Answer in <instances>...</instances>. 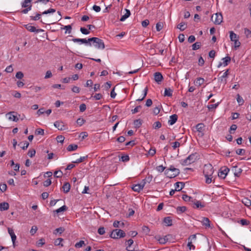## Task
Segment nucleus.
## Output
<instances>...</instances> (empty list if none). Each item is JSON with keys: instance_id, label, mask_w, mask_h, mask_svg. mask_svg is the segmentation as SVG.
I'll return each instance as SVG.
<instances>
[{"instance_id": "f257e3e1", "label": "nucleus", "mask_w": 251, "mask_h": 251, "mask_svg": "<svg viewBox=\"0 0 251 251\" xmlns=\"http://www.w3.org/2000/svg\"><path fill=\"white\" fill-rule=\"evenodd\" d=\"M180 172L178 169H176L173 166H171L169 168L165 170V174L169 178H174L177 176Z\"/></svg>"}, {"instance_id": "f03ea898", "label": "nucleus", "mask_w": 251, "mask_h": 251, "mask_svg": "<svg viewBox=\"0 0 251 251\" xmlns=\"http://www.w3.org/2000/svg\"><path fill=\"white\" fill-rule=\"evenodd\" d=\"M89 43L92 42L95 43V47L98 49L103 50L105 48L104 43L102 40L97 37L88 38Z\"/></svg>"}, {"instance_id": "7ed1b4c3", "label": "nucleus", "mask_w": 251, "mask_h": 251, "mask_svg": "<svg viewBox=\"0 0 251 251\" xmlns=\"http://www.w3.org/2000/svg\"><path fill=\"white\" fill-rule=\"evenodd\" d=\"M197 159L196 154L192 153L189 155L186 158L181 160V164L183 166H187L194 162Z\"/></svg>"}, {"instance_id": "20e7f679", "label": "nucleus", "mask_w": 251, "mask_h": 251, "mask_svg": "<svg viewBox=\"0 0 251 251\" xmlns=\"http://www.w3.org/2000/svg\"><path fill=\"white\" fill-rule=\"evenodd\" d=\"M126 235L125 232L122 229H116L113 230L111 234L110 237L114 239H118L121 237H124Z\"/></svg>"}, {"instance_id": "39448f33", "label": "nucleus", "mask_w": 251, "mask_h": 251, "mask_svg": "<svg viewBox=\"0 0 251 251\" xmlns=\"http://www.w3.org/2000/svg\"><path fill=\"white\" fill-rule=\"evenodd\" d=\"M214 173V169L211 164H206L204 166L203 173L204 176H212Z\"/></svg>"}, {"instance_id": "423d86ee", "label": "nucleus", "mask_w": 251, "mask_h": 251, "mask_svg": "<svg viewBox=\"0 0 251 251\" xmlns=\"http://www.w3.org/2000/svg\"><path fill=\"white\" fill-rule=\"evenodd\" d=\"M211 20L215 24L220 25L223 21V16L221 13H216L211 17Z\"/></svg>"}, {"instance_id": "0eeeda50", "label": "nucleus", "mask_w": 251, "mask_h": 251, "mask_svg": "<svg viewBox=\"0 0 251 251\" xmlns=\"http://www.w3.org/2000/svg\"><path fill=\"white\" fill-rule=\"evenodd\" d=\"M229 171V169L226 166L221 168L218 173L219 177L223 179L225 178Z\"/></svg>"}, {"instance_id": "6e6552de", "label": "nucleus", "mask_w": 251, "mask_h": 251, "mask_svg": "<svg viewBox=\"0 0 251 251\" xmlns=\"http://www.w3.org/2000/svg\"><path fill=\"white\" fill-rule=\"evenodd\" d=\"M229 69L226 70V71L223 73V75L218 78L219 81L224 85L227 83L226 78L229 75Z\"/></svg>"}, {"instance_id": "1a4fd4ad", "label": "nucleus", "mask_w": 251, "mask_h": 251, "mask_svg": "<svg viewBox=\"0 0 251 251\" xmlns=\"http://www.w3.org/2000/svg\"><path fill=\"white\" fill-rule=\"evenodd\" d=\"M25 28L29 31L31 32L39 33L43 32L44 30L42 29H36L34 26L31 25L30 24L24 25Z\"/></svg>"}, {"instance_id": "9d476101", "label": "nucleus", "mask_w": 251, "mask_h": 251, "mask_svg": "<svg viewBox=\"0 0 251 251\" xmlns=\"http://www.w3.org/2000/svg\"><path fill=\"white\" fill-rule=\"evenodd\" d=\"M222 60L223 61V62H219V63L218 64V65L217 66L218 68H220L222 66H224V67L227 66L228 64L231 61V58H230V57L227 56L226 57L223 58L222 59Z\"/></svg>"}, {"instance_id": "9b49d317", "label": "nucleus", "mask_w": 251, "mask_h": 251, "mask_svg": "<svg viewBox=\"0 0 251 251\" xmlns=\"http://www.w3.org/2000/svg\"><path fill=\"white\" fill-rule=\"evenodd\" d=\"M72 41L75 43H80L81 44H85L90 46L92 45L91 43H89V41H88V39H86L80 38H73L72 39Z\"/></svg>"}, {"instance_id": "f8f14e48", "label": "nucleus", "mask_w": 251, "mask_h": 251, "mask_svg": "<svg viewBox=\"0 0 251 251\" xmlns=\"http://www.w3.org/2000/svg\"><path fill=\"white\" fill-rule=\"evenodd\" d=\"M232 171L235 176L239 177L242 173L243 170L240 168H238L237 166H235L233 167Z\"/></svg>"}, {"instance_id": "ddd939ff", "label": "nucleus", "mask_w": 251, "mask_h": 251, "mask_svg": "<svg viewBox=\"0 0 251 251\" xmlns=\"http://www.w3.org/2000/svg\"><path fill=\"white\" fill-rule=\"evenodd\" d=\"M154 80L158 83L160 84L163 79V75L159 72H156L154 74Z\"/></svg>"}, {"instance_id": "4468645a", "label": "nucleus", "mask_w": 251, "mask_h": 251, "mask_svg": "<svg viewBox=\"0 0 251 251\" xmlns=\"http://www.w3.org/2000/svg\"><path fill=\"white\" fill-rule=\"evenodd\" d=\"M14 112H10L6 114V116L8 119V120L14 122H17L19 120V119L17 117L16 115L14 114Z\"/></svg>"}, {"instance_id": "2eb2a0df", "label": "nucleus", "mask_w": 251, "mask_h": 251, "mask_svg": "<svg viewBox=\"0 0 251 251\" xmlns=\"http://www.w3.org/2000/svg\"><path fill=\"white\" fill-rule=\"evenodd\" d=\"M170 235H168L165 236L163 237H160L158 236H156L155 238L159 242V243L160 244H164L168 241L169 239H168V237Z\"/></svg>"}, {"instance_id": "dca6fc26", "label": "nucleus", "mask_w": 251, "mask_h": 251, "mask_svg": "<svg viewBox=\"0 0 251 251\" xmlns=\"http://www.w3.org/2000/svg\"><path fill=\"white\" fill-rule=\"evenodd\" d=\"M54 125L59 130H63L65 129V125L63 122L61 121H56L54 123Z\"/></svg>"}, {"instance_id": "f3484780", "label": "nucleus", "mask_w": 251, "mask_h": 251, "mask_svg": "<svg viewBox=\"0 0 251 251\" xmlns=\"http://www.w3.org/2000/svg\"><path fill=\"white\" fill-rule=\"evenodd\" d=\"M178 116L176 114H173L170 117V119L168 121V124L170 125H173L177 121Z\"/></svg>"}, {"instance_id": "a211bd4d", "label": "nucleus", "mask_w": 251, "mask_h": 251, "mask_svg": "<svg viewBox=\"0 0 251 251\" xmlns=\"http://www.w3.org/2000/svg\"><path fill=\"white\" fill-rule=\"evenodd\" d=\"M192 202L193 203V207L195 208H201L204 207V205L199 201L195 200L194 201H192Z\"/></svg>"}, {"instance_id": "6ab92c4d", "label": "nucleus", "mask_w": 251, "mask_h": 251, "mask_svg": "<svg viewBox=\"0 0 251 251\" xmlns=\"http://www.w3.org/2000/svg\"><path fill=\"white\" fill-rule=\"evenodd\" d=\"M185 184L182 182H177L175 184V190L179 191L181 190L184 187Z\"/></svg>"}, {"instance_id": "aec40b11", "label": "nucleus", "mask_w": 251, "mask_h": 251, "mask_svg": "<svg viewBox=\"0 0 251 251\" xmlns=\"http://www.w3.org/2000/svg\"><path fill=\"white\" fill-rule=\"evenodd\" d=\"M9 205L8 203L6 202H3L0 203V210L4 211L7 210L9 209Z\"/></svg>"}, {"instance_id": "412c9836", "label": "nucleus", "mask_w": 251, "mask_h": 251, "mask_svg": "<svg viewBox=\"0 0 251 251\" xmlns=\"http://www.w3.org/2000/svg\"><path fill=\"white\" fill-rule=\"evenodd\" d=\"M125 10L126 11V14H124V15H123L121 17V19H120V21H121V22L124 21L127 18H128L130 15V11L129 10L126 9Z\"/></svg>"}, {"instance_id": "4be33fe9", "label": "nucleus", "mask_w": 251, "mask_h": 251, "mask_svg": "<svg viewBox=\"0 0 251 251\" xmlns=\"http://www.w3.org/2000/svg\"><path fill=\"white\" fill-rule=\"evenodd\" d=\"M132 189L135 192H139L141 190L143 189V187L142 185H141L139 183L134 185L132 187Z\"/></svg>"}, {"instance_id": "5701e85b", "label": "nucleus", "mask_w": 251, "mask_h": 251, "mask_svg": "<svg viewBox=\"0 0 251 251\" xmlns=\"http://www.w3.org/2000/svg\"><path fill=\"white\" fill-rule=\"evenodd\" d=\"M71 185L69 183L65 182L63 186H62V188L63 189L64 192L65 193H67L69 192L70 190Z\"/></svg>"}, {"instance_id": "b1692460", "label": "nucleus", "mask_w": 251, "mask_h": 251, "mask_svg": "<svg viewBox=\"0 0 251 251\" xmlns=\"http://www.w3.org/2000/svg\"><path fill=\"white\" fill-rule=\"evenodd\" d=\"M242 202L247 207L251 205V201L248 198L245 197L242 200Z\"/></svg>"}, {"instance_id": "393cba45", "label": "nucleus", "mask_w": 251, "mask_h": 251, "mask_svg": "<svg viewBox=\"0 0 251 251\" xmlns=\"http://www.w3.org/2000/svg\"><path fill=\"white\" fill-rule=\"evenodd\" d=\"M202 225L205 226L206 227H209L210 226V221L208 218L203 217L202 221Z\"/></svg>"}, {"instance_id": "a878e982", "label": "nucleus", "mask_w": 251, "mask_h": 251, "mask_svg": "<svg viewBox=\"0 0 251 251\" xmlns=\"http://www.w3.org/2000/svg\"><path fill=\"white\" fill-rule=\"evenodd\" d=\"M78 148V146L75 144H70L67 148V150L68 151H75Z\"/></svg>"}, {"instance_id": "bb28decb", "label": "nucleus", "mask_w": 251, "mask_h": 251, "mask_svg": "<svg viewBox=\"0 0 251 251\" xmlns=\"http://www.w3.org/2000/svg\"><path fill=\"white\" fill-rule=\"evenodd\" d=\"M19 146H20L23 150H25L28 148L29 143L27 141H25L19 144Z\"/></svg>"}, {"instance_id": "cd10ccee", "label": "nucleus", "mask_w": 251, "mask_h": 251, "mask_svg": "<svg viewBox=\"0 0 251 251\" xmlns=\"http://www.w3.org/2000/svg\"><path fill=\"white\" fill-rule=\"evenodd\" d=\"M172 94L173 90L171 88H165L164 94V96L171 97Z\"/></svg>"}, {"instance_id": "c85d7f7f", "label": "nucleus", "mask_w": 251, "mask_h": 251, "mask_svg": "<svg viewBox=\"0 0 251 251\" xmlns=\"http://www.w3.org/2000/svg\"><path fill=\"white\" fill-rule=\"evenodd\" d=\"M164 223L167 226H170L172 225V220L170 217H165L164 219Z\"/></svg>"}, {"instance_id": "c756f323", "label": "nucleus", "mask_w": 251, "mask_h": 251, "mask_svg": "<svg viewBox=\"0 0 251 251\" xmlns=\"http://www.w3.org/2000/svg\"><path fill=\"white\" fill-rule=\"evenodd\" d=\"M204 127V125L203 124L200 123L196 125V129L198 132H201L203 131Z\"/></svg>"}, {"instance_id": "7c9ffc66", "label": "nucleus", "mask_w": 251, "mask_h": 251, "mask_svg": "<svg viewBox=\"0 0 251 251\" xmlns=\"http://www.w3.org/2000/svg\"><path fill=\"white\" fill-rule=\"evenodd\" d=\"M230 33V39L231 41H233L234 40H237L238 38L237 35L233 32V31H231L229 32Z\"/></svg>"}, {"instance_id": "2f4dec72", "label": "nucleus", "mask_w": 251, "mask_h": 251, "mask_svg": "<svg viewBox=\"0 0 251 251\" xmlns=\"http://www.w3.org/2000/svg\"><path fill=\"white\" fill-rule=\"evenodd\" d=\"M201 42H197L192 45V50H198L201 47Z\"/></svg>"}, {"instance_id": "473e14b6", "label": "nucleus", "mask_w": 251, "mask_h": 251, "mask_svg": "<svg viewBox=\"0 0 251 251\" xmlns=\"http://www.w3.org/2000/svg\"><path fill=\"white\" fill-rule=\"evenodd\" d=\"M127 243L126 244V250L127 251H135L134 250H128V248H130V246L133 244V240L132 239H129L127 241Z\"/></svg>"}, {"instance_id": "72a5a7b5", "label": "nucleus", "mask_w": 251, "mask_h": 251, "mask_svg": "<svg viewBox=\"0 0 251 251\" xmlns=\"http://www.w3.org/2000/svg\"><path fill=\"white\" fill-rule=\"evenodd\" d=\"M186 210L185 206H178L176 208V211L178 214H181Z\"/></svg>"}, {"instance_id": "f704fd0d", "label": "nucleus", "mask_w": 251, "mask_h": 251, "mask_svg": "<svg viewBox=\"0 0 251 251\" xmlns=\"http://www.w3.org/2000/svg\"><path fill=\"white\" fill-rule=\"evenodd\" d=\"M67 207L65 205H64L62 207H60L59 208L54 211V212H56V213H59L61 212L66 211L67 209Z\"/></svg>"}, {"instance_id": "c9c22d12", "label": "nucleus", "mask_w": 251, "mask_h": 251, "mask_svg": "<svg viewBox=\"0 0 251 251\" xmlns=\"http://www.w3.org/2000/svg\"><path fill=\"white\" fill-rule=\"evenodd\" d=\"M32 5L31 4V0H25L22 3V7H26Z\"/></svg>"}, {"instance_id": "e433bc0d", "label": "nucleus", "mask_w": 251, "mask_h": 251, "mask_svg": "<svg viewBox=\"0 0 251 251\" xmlns=\"http://www.w3.org/2000/svg\"><path fill=\"white\" fill-rule=\"evenodd\" d=\"M186 24L184 22H181L178 25L177 27L181 31L184 30L186 26H185Z\"/></svg>"}, {"instance_id": "4c0bfd02", "label": "nucleus", "mask_w": 251, "mask_h": 251, "mask_svg": "<svg viewBox=\"0 0 251 251\" xmlns=\"http://www.w3.org/2000/svg\"><path fill=\"white\" fill-rule=\"evenodd\" d=\"M88 158V155H86L85 156L80 157L79 159H77L76 160L73 161V163H79L80 162H83L84 160H85L86 159Z\"/></svg>"}, {"instance_id": "58836bf2", "label": "nucleus", "mask_w": 251, "mask_h": 251, "mask_svg": "<svg viewBox=\"0 0 251 251\" xmlns=\"http://www.w3.org/2000/svg\"><path fill=\"white\" fill-rule=\"evenodd\" d=\"M142 125V122L140 119L135 120L134 121V125L136 128H139Z\"/></svg>"}, {"instance_id": "ea45409f", "label": "nucleus", "mask_w": 251, "mask_h": 251, "mask_svg": "<svg viewBox=\"0 0 251 251\" xmlns=\"http://www.w3.org/2000/svg\"><path fill=\"white\" fill-rule=\"evenodd\" d=\"M237 101L240 105L243 104L244 102L243 99L239 95V94H237Z\"/></svg>"}, {"instance_id": "a19ab883", "label": "nucleus", "mask_w": 251, "mask_h": 251, "mask_svg": "<svg viewBox=\"0 0 251 251\" xmlns=\"http://www.w3.org/2000/svg\"><path fill=\"white\" fill-rule=\"evenodd\" d=\"M61 28L65 29L66 30L65 31V33H67V32L68 33H71L72 28L71 25H68L64 26L63 27H62Z\"/></svg>"}, {"instance_id": "79ce46f5", "label": "nucleus", "mask_w": 251, "mask_h": 251, "mask_svg": "<svg viewBox=\"0 0 251 251\" xmlns=\"http://www.w3.org/2000/svg\"><path fill=\"white\" fill-rule=\"evenodd\" d=\"M35 135H44V130L42 128H37L35 131Z\"/></svg>"}, {"instance_id": "37998d69", "label": "nucleus", "mask_w": 251, "mask_h": 251, "mask_svg": "<svg viewBox=\"0 0 251 251\" xmlns=\"http://www.w3.org/2000/svg\"><path fill=\"white\" fill-rule=\"evenodd\" d=\"M85 242L84 241H82V240H81L79 242L76 243L75 245V247L76 248H80L81 247H82V246H85Z\"/></svg>"}, {"instance_id": "c03bdc74", "label": "nucleus", "mask_w": 251, "mask_h": 251, "mask_svg": "<svg viewBox=\"0 0 251 251\" xmlns=\"http://www.w3.org/2000/svg\"><path fill=\"white\" fill-rule=\"evenodd\" d=\"M204 82V79L202 77H198L197 78L196 83L199 86L202 85Z\"/></svg>"}, {"instance_id": "a18cd8bd", "label": "nucleus", "mask_w": 251, "mask_h": 251, "mask_svg": "<svg viewBox=\"0 0 251 251\" xmlns=\"http://www.w3.org/2000/svg\"><path fill=\"white\" fill-rule=\"evenodd\" d=\"M162 126L161 123L159 122H155L153 125V128L154 129H158L160 128Z\"/></svg>"}, {"instance_id": "49530a36", "label": "nucleus", "mask_w": 251, "mask_h": 251, "mask_svg": "<svg viewBox=\"0 0 251 251\" xmlns=\"http://www.w3.org/2000/svg\"><path fill=\"white\" fill-rule=\"evenodd\" d=\"M36 151L34 149H30L28 151L27 154L30 157H33L35 156Z\"/></svg>"}, {"instance_id": "de8ad7c7", "label": "nucleus", "mask_w": 251, "mask_h": 251, "mask_svg": "<svg viewBox=\"0 0 251 251\" xmlns=\"http://www.w3.org/2000/svg\"><path fill=\"white\" fill-rule=\"evenodd\" d=\"M63 175V173L61 171H56L54 173V176L56 177H61Z\"/></svg>"}, {"instance_id": "09e8293b", "label": "nucleus", "mask_w": 251, "mask_h": 251, "mask_svg": "<svg viewBox=\"0 0 251 251\" xmlns=\"http://www.w3.org/2000/svg\"><path fill=\"white\" fill-rule=\"evenodd\" d=\"M56 11L55 9H53V8H50L47 10H46L45 11H44L43 13H42V14H50V13H54Z\"/></svg>"}, {"instance_id": "8fccbe9b", "label": "nucleus", "mask_w": 251, "mask_h": 251, "mask_svg": "<svg viewBox=\"0 0 251 251\" xmlns=\"http://www.w3.org/2000/svg\"><path fill=\"white\" fill-rule=\"evenodd\" d=\"M41 16V14L37 13L35 16H30V18L31 20L37 21L40 19Z\"/></svg>"}, {"instance_id": "3c124183", "label": "nucleus", "mask_w": 251, "mask_h": 251, "mask_svg": "<svg viewBox=\"0 0 251 251\" xmlns=\"http://www.w3.org/2000/svg\"><path fill=\"white\" fill-rule=\"evenodd\" d=\"M129 160V157L127 155H125L121 156L120 160L123 162H127Z\"/></svg>"}, {"instance_id": "603ef678", "label": "nucleus", "mask_w": 251, "mask_h": 251, "mask_svg": "<svg viewBox=\"0 0 251 251\" xmlns=\"http://www.w3.org/2000/svg\"><path fill=\"white\" fill-rule=\"evenodd\" d=\"M244 33L247 38L251 37V31L249 29L245 28L244 29Z\"/></svg>"}, {"instance_id": "864d4df0", "label": "nucleus", "mask_w": 251, "mask_h": 251, "mask_svg": "<svg viewBox=\"0 0 251 251\" xmlns=\"http://www.w3.org/2000/svg\"><path fill=\"white\" fill-rule=\"evenodd\" d=\"M85 122V120L81 118H78L76 121L77 124L79 126H81L82 125H83L84 124Z\"/></svg>"}, {"instance_id": "5fc2aeb1", "label": "nucleus", "mask_w": 251, "mask_h": 251, "mask_svg": "<svg viewBox=\"0 0 251 251\" xmlns=\"http://www.w3.org/2000/svg\"><path fill=\"white\" fill-rule=\"evenodd\" d=\"M165 169L166 168L163 166V165H159L157 166L156 168V170L160 173L163 172L165 170Z\"/></svg>"}, {"instance_id": "6e6d98bb", "label": "nucleus", "mask_w": 251, "mask_h": 251, "mask_svg": "<svg viewBox=\"0 0 251 251\" xmlns=\"http://www.w3.org/2000/svg\"><path fill=\"white\" fill-rule=\"evenodd\" d=\"M240 223L242 226H247L250 224V222L248 220L244 219H241Z\"/></svg>"}, {"instance_id": "4d7b16f0", "label": "nucleus", "mask_w": 251, "mask_h": 251, "mask_svg": "<svg viewBox=\"0 0 251 251\" xmlns=\"http://www.w3.org/2000/svg\"><path fill=\"white\" fill-rule=\"evenodd\" d=\"M80 30L81 32L83 34L87 35L90 33V31L84 27H80Z\"/></svg>"}, {"instance_id": "13d9d810", "label": "nucleus", "mask_w": 251, "mask_h": 251, "mask_svg": "<svg viewBox=\"0 0 251 251\" xmlns=\"http://www.w3.org/2000/svg\"><path fill=\"white\" fill-rule=\"evenodd\" d=\"M182 199L185 201H191L192 198L187 195H183L182 197Z\"/></svg>"}, {"instance_id": "bf43d9fd", "label": "nucleus", "mask_w": 251, "mask_h": 251, "mask_svg": "<svg viewBox=\"0 0 251 251\" xmlns=\"http://www.w3.org/2000/svg\"><path fill=\"white\" fill-rule=\"evenodd\" d=\"M63 241V239L61 238H59L58 239H57L56 240H55L54 241V244L55 246H59V245H61L62 246V245L61 244V242Z\"/></svg>"}, {"instance_id": "052dcab7", "label": "nucleus", "mask_w": 251, "mask_h": 251, "mask_svg": "<svg viewBox=\"0 0 251 251\" xmlns=\"http://www.w3.org/2000/svg\"><path fill=\"white\" fill-rule=\"evenodd\" d=\"M180 143L177 141H176L172 143V147L174 150H176L177 148H178L180 146Z\"/></svg>"}, {"instance_id": "680f3d73", "label": "nucleus", "mask_w": 251, "mask_h": 251, "mask_svg": "<svg viewBox=\"0 0 251 251\" xmlns=\"http://www.w3.org/2000/svg\"><path fill=\"white\" fill-rule=\"evenodd\" d=\"M64 228L63 227H60L59 228H56L55 230V231L54 233H59L60 234H61L62 233H63L64 231Z\"/></svg>"}, {"instance_id": "e2e57ef3", "label": "nucleus", "mask_w": 251, "mask_h": 251, "mask_svg": "<svg viewBox=\"0 0 251 251\" xmlns=\"http://www.w3.org/2000/svg\"><path fill=\"white\" fill-rule=\"evenodd\" d=\"M7 185L6 184H0V190L2 192H4L6 190Z\"/></svg>"}, {"instance_id": "0e129e2a", "label": "nucleus", "mask_w": 251, "mask_h": 251, "mask_svg": "<svg viewBox=\"0 0 251 251\" xmlns=\"http://www.w3.org/2000/svg\"><path fill=\"white\" fill-rule=\"evenodd\" d=\"M86 109V105L85 103H82L79 106V110L80 112H84Z\"/></svg>"}, {"instance_id": "69168bd1", "label": "nucleus", "mask_w": 251, "mask_h": 251, "mask_svg": "<svg viewBox=\"0 0 251 251\" xmlns=\"http://www.w3.org/2000/svg\"><path fill=\"white\" fill-rule=\"evenodd\" d=\"M160 108L159 106H156L153 109V113L154 115H157L160 112Z\"/></svg>"}, {"instance_id": "338daca9", "label": "nucleus", "mask_w": 251, "mask_h": 251, "mask_svg": "<svg viewBox=\"0 0 251 251\" xmlns=\"http://www.w3.org/2000/svg\"><path fill=\"white\" fill-rule=\"evenodd\" d=\"M64 139V137L62 135L58 136L56 138L57 142L61 143H63Z\"/></svg>"}, {"instance_id": "774afa93", "label": "nucleus", "mask_w": 251, "mask_h": 251, "mask_svg": "<svg viewBox=\"0 0 251 251\" xmlns=\"http://www.w3.org/2000/svg\"><path fill=\"white\" fill-rule=\"evenodd\" d=\"M24 77V74L22 72H18L16 74V77L22 79Z\"/></svg>"}]
</instances>
